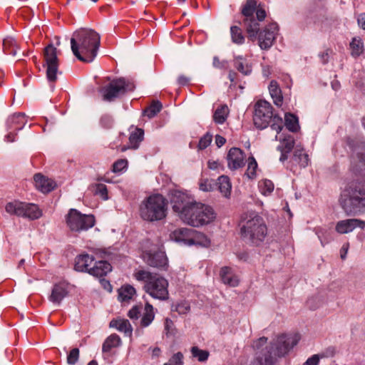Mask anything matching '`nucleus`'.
Segmentation results:
<instances>
[{
  "mask_svg": "<svg viewBox=\"0 0 365 365\" xmlns=\"http://www.w3.org/2000/svg\"><path fill=\"white\" fill-rule=\"evenodd\" d=\"M172 207L186 225L200 227L215 221L217 214L209 205L197 202L187 195L175 192L171 199Z\"/></svg>",
  "mask_w": 365,
  "mask_h": 365,
  "instance_id": "nucleus-1",
  "label": "nucleus"
},
{
  "mask_svg": "<svg viewBox=\"0 0 365 365\" xmlns=\"http://www.w3.org/2000/svg\"><path fill=\"white\" fill-rule=\"evenodd\" d=\"M100 35L92 29H81L75 31L71 39L73 55L81 61L90 63L97 55L100 46Z\"/></svg>",
  "mask_w": 365,
  "mask_h": 365,
  "instance_id": "nucleus-2",
  "label": "nucleus"
},
{
  "mask_svg": "<svg viewBox=\"0 0 365 365\" xmlns=\"http://www.w3.org/2000/svg\"><path fill=\"white\" fill-rule=\"evenodd\" d=\"M133 275L137 281L144 283V291L153 299L160 301L169 299V283L165 277L144 269L135 270Z\"/></svg>",
  "mask_w": 365,
  "mask_h": 365,
  "instance_id": "nucleus-3",
  "label": "nucleus"
},
{
  "mask_svg": "<svg viewBox=\"0 0 365 365\" xmlns=\"http://www.w3.org/2000/svg\"><path fill=\"white\" fill-rule=\"evenodd\" d=\"M167 206L168 202L162 195H152L141 202L139 214L145 221L161 220L166 217Z\"/></svg>",
  "mask_w": 365,
  "mask_h": 365,
  "instance_id": "nucleus-4",
  "label": "nucleus"
},
{
  "mask_svg": "<svg viewBox=\"0 0 365 365\" xmlns=\"http://www.w3.org/2000/svg\"><path fill=\"white\" fill-rule=\"evenodd\" d=\"M243 24L250 38H256L259 29V21L266 17L265 10L257 5L256 0H247L242 8Z\"/></svg>",
  "mask_w": 365,
  "mask_h": 365,
  "instance_id": "nucleus-5",
  "label": "nucleus"
},
{
  "mask_svg": "<svg viewBox=\"0 0 365 365\" xmlns=\"http://www.w3.org/2000/svg\"><path fill=\"white\" fill-rule=\"evenodd\" d=\"M241 236L252 244L258 245L264 241L267 234V225L259 215H255L245 221L240 228Z\"/></svg>",
  "mask_w": 365,
  "mask_h": 365,
  "instance_id": "nucleus-6",
  "label": "nucleus"
},
{
  "mask_svg": "<svg viewBox=\"0 0 365 365\" xmlns=\"http://www.w3.org/2000/svg\"><path fill=\"white\" fill-rule=\"evenodd\" d=\"M134 89L135 85L133 82L124 78H118L102 87L100 92L103 101L111 102Z\"/></svg>",
  "mask_w": 365,
  "mask_h": 365,
  "instance_id": "nucleus-7",
  "label": "nucleus"
},
{
  "mask_svg": "<svg viewBox=\"0 0 365 365\" xmlns=\"http://www.w3.org/2000/svg\"><path fill=\"white\" fill-rule=\"evenodd\" d=\"M65 221L67 227L73 232L86 231L96 224L94 215L82 214L76 209L68 210Z\"/></svg>",
  "mask_w": 365,
  "mask_h": 365,
  "instance_id": "nucleus-8",
  "label": "nucleus"
},
{
  "mask_svg": "<svg viewBox=\"0 0 365 365\" xmlns=\"http://www.w3.org/2000/svg\"><path fill=\"white\" fill-rule=\"evenodd\" d=\"M253 123L260 130L266 128L271 121L273 111L269 103L264 100L257 101L254 106Z\"/></svg>",
  "mask_w": 365,
  "mask_h": 365,
  "instance_id": "nucleus-9",
  "label": "nucleus"
},
{
  "mask_svg": "<svg viewBox=\"0 0 365 365\" xmlns=\"http://www.w3.org/2000/svg\"><path fill=\"white\" fill-rule=\"evenodd\" d=\"M341 205L348 215L355 214L358 209L365 207V187L356 189L349 196H342Z\"/></svg>",
  "mask_w": 365,
  "mask_h": 365,
  "instance_id": "nucleus-10",
  "label": "nucleus"
},
{
  "mask_svg": "<svg viewBox=\"0 0 365 365\" xmlns=\"http://www.w3.org/2000/svg\"><path fill=\"white\" fill-rule=\"evenodd\" d=\"M43 58L46 66V77L50 82L54 83L57 79L59 63L57 49L53 44H49L44 48Z\"/></svg>",
  "mask_w": 365,
  "mask_h": 365,
  "instance_id": "nucleus-11",
  "label": "nucleus"
},
{
  "mask_svg": "<svg viewBox=\"0 0 365 365\" xmlns=\"http://www.w3.org/2000/svg\"><path fill=\"white\" fill-rule=\"evenodd\" d=\"M278 26L276 23H272L264 27V29L259 32L258 36L259 46L262 49L269 48L275 38L277 32Z\"/></svg>",
  "mask_w": 365,
  "mask_h": 365,
  "instance_id": "nucleus-12",
  "label": "nucleus"
},
{
  "mask_svg": "<svg viewBox=\"0 0 365 365\" xmlns=\"http://www.w3.org/2000/svg\"><path fill=\"white\" fill-rule=\"evenodd\" d=\"M143 259L148 266L152 267L164 268L168 265L165 252H145Z\"/></svg>",
  "mask_w": 365,
  "mask_h": 365,
  "instance_id": "nucleus-13",
  "label": "nucleus"
},
{
  "mask_svg": "<svg viewBox=\"0 0 365 365\" xmlns=\"http://www.w3.org/2000/svg\"><path fill=\"white\" fill-rule=\"evenodd\" d=\"M96 255L98 252L95 253ZM96 255L88 253L79 255L75 260V269L79 272H88L91 273V271L95 264Z\"/></svg>",
  "mask_w": 365,
  "mask_h": 365,
  "instance_id": "nucleus-14",
  "label": "nucleus"
},
{
  "mask_svg": "<svg viewBox=\"0 0 365 365\" xmlns=\"http://www.w3.org/2000/svg\"><path fill=\"white\" fill-rule=\"evenodd\" d=\"M244 152L238 148H232L227 154V165L231 170H237L245 165Z\"/></svg>",
  "mask_w": 365,
  "mask_h": 365,
  "instance_id": "nucleus-15",
  "label": "nucleus"
},
{
  "mask_svg": "<svg viewBox=\"0 0 365 365\" xmlns=\"http://www.w3.org/2000/svg\"><path fill=\"white\" fill-rule=\"evenodd\" d=\"M299 340L297 334L293 335H281L277 338V354L279 356L287 353L294 346H295Z\"/></svg>",
  "mask_w": 365,
  "mask_h": 365,
  "instance_id": "nucleus-16",
  "label": "nucleus"
},
{
  "mask_svg": "<svg viewBox=\"0 0 365 365\" xmlns=\"http://www.w3.org/2000/svg\"><path fill=\"white\" fill-rule=\"evenodd\" d=\"M356 227L364 229L365 222L359 219L344 220L336 223L335 229L339 234H346L353 231Z\"/></svg>",
  "mask_w": 365,
  "mask_h": 365,
  "instance_id": "nucleus-17",
  "label": "nucleus"
},
{
  "mask_svg": "<svg viewBox=\"0 0 365 365\" xmlns=\"http://www.w3.org/2000/svg\"><path fill=\"white\" fill-rule=\"evenodd\" d=\"M35 187L37 190L43 193L52 191L56 187V182L43 176L40 173H37L34 176Z\"/></svg>",
  "mask_w": 365,
  "mask_h": 365,
  "instance_id": "nucleus-18",
  "label": "nucleus"
},
{
  "mask_svg": "<svg viewBox=\"0 0 365 365\" xmlns=\"http://www.w3.org/2000/svg\"><path fill=\"white\" fill-rule=\"evenodd\" d=\"M112 271V266L106 260L100 259L98 256L96 255L95 264H93V269L91 274L96 277H103Z\"/></svg>",
  "mask_w": 365,
  "mask_h": 365,
  "instance_id": "nucleus-19",
  "label": "nucleus"
},
{
  "mask_svg": "<svg viewBox=\"0 0 365 365\" xmlns=\"http://www.w3.org/2000/svg\"><path fill=\"white\" fill-rule=\"evenodd\" d=\"M193 232L194 230L181 227L172 232L170 233V237L176 242L188 245Z\"/></svg>",
  "mask_w": 365,
  "mask_h": 365,
  "instance_id": "nucleus-20",
  "label": "nucleus"
},
{
  "mask_svg": "<svg viewBox=\"0 0 365 365\" xmlns=\"http://www.w3.org/2000/svg\"><path fill=\"white\" fill-rule=\"evenodd\" d=\"M144 132L140 128H136L129 137V145L128 146L123 145L118 148L120 152H125L128 149H136L139 146V143L143 140Z\"/></svg>",
  "mask_w": 365,
  "mask_h": 365,
  "instance_id": "nucleus-21",
  "label": "nucleus"
},
{
  "mask_svg": "<svg viewBox=\"0 0 365 365\" xmlns=\"http://www.w3.org/2000/svg\"><path fill=\"white\" fill-rule=\"evenodd\" d=\"M26 123V119L24 114L15 113L7 119L6 125L9 130L18 131L24 128Z\"/></svg>",
  "mask_w": 365,
  "mask_h": 365,
  "instance_id": "nucleus-22",
  "label": "nucleus"
},
{
  "mask_svg": "<svg viewBox=\"0 0 365 365\" xmlns=\"http://www.w3.org/2000/svg\"><path fill=\"white\" fill-rule=\"evenodd\" d=\"M195 245L202 248H209L211 241L204 233L194 230L188 246Z\"/></svg>",
  "mask_w": 365,
  "mask_h": 365,
  "instance_id": "nucleus-23",
  "label": "nucleus"
},
{
  "mask_svg": "<svg viewBox=\"0 0 365 365\" xmlns=\"http://www.w3.org/2000/svg\"><path fill=\"white\" fill-rule=\"evenodd\" d=\"M41 215L42 212L37 205L24 202L22 215H21V217L36 220L39 218Z\"/></svg>",
  "mask_w": 365,
  "mask_h": 365,
  "instance_id": "nucleus-24",
  "label": "nucleus"
},
{
  "mask_svg": "<svg viewBox=\"0 0 365 365\" xmlns=\"http://www.w3.org/2000/svg\"><path fill=\"white\" fill-rule=\"evenodd\" d=\"M235 68L245 76L249 75L252 72V65L250 60L243 56H237L234 61Z\"/></svg>",
  "mask_w": 365,
  "mask_h": 365,
  "instance_id": "nucleus-25",
  "label": "nucleus"
},
{
  "mask_svg": "<svg viewBox=\"0 0 365 365\" xmlns=\"http://www.w3.org/2000/svg\"><path fill=\"white\" fill-rule=\"evenodd\" d=\"M68 294V284H56L52 290L50 299L53 302L59 303Z\"/></svg>",
  "mask_w": 365,
  "mask_h": 365,
  "instance_id": "nucleus-26",
  "label": "nucleus"
},
{
  "mask_svg": "<svg viewBox=\"0 0 365 365\" xmlns=\"http://www.w3.org/2000/svg\"><path fill=\"white\" fill-rule=\"evenodd\" d=\"M269 91L274 103L277 106L281 107L283 104V96L277 81H272L270 82L269 86Z\"/></svg>",
  "mask_w": 365,
  "mask_h": 365,
  "instance_id": "nucleus-27",
  "label": "nucleus"
},
{
  "mask_svg": "<svg viewBox=\"0 0 365 365\" xmlns=\"http://www.w3.org/2000/svg\"><path fill=\"white\" fill-rule=\"evenodd\" d=\"M110 327L117 329L120 332L130 334L132 332L131 325L128 319L117 318L110 321Z\"/></svg>",
  "mask_w": 365,
  "mask_h": 365,
  "instance_id": "nucleus-28",
  "label": "nucleus"
},
{
  "mask_svg": "<svg viewBox=\"0 0 365 365\" xmlns=\"http://www.w3.org/2000/svg\"><path fill=\"white\" fill-rule=\"evenodd\" d=\"M136 294V290L130 284L123 285L118 289V299L121 302H128Z\"/></svg>",
  "mask_w": 365,
  "mask_h": 365,
  "instance_id": "nucleus-29",
  "label": "nucleus"
},
{
  "mask_svg": "<svg viewBox=\"0 0 365 365\" xmlns=\"http://www.w3.org/2000/svg\"><path fill=\"white\" fill-rule=\"evenodd\" d=\"M218 189L225 197H229L231 194L232 185L230 178L226 175H221L217 179Z\"/></svg>",
  "mask_w": 365,
  "mask_h": 365,
  "instance_id": "nucleus-30",
  "label": "nucleus"
},
{
  "mask_svg": "<svg viewBox=\"0 0 365 365\" xmlns=\"http://www.w3.org/2000/svg\"><path fill=\"white\" fill-rule=\"evenodd\" d=\"M220 276L225 284L232 287H235L238 284V279L235 275L232 274L230 267H222L220 271Z\"/></svg>",
  "mask_w": 365,
  "mask_h": 365,
  "instance_id": "nucleus-31",
  "label": "nucleus"
},
{
  "mask_svg": "<svg viewBox=\"0 0 365 365\" xmlns=\"http://www.w3.org/2000/svg\"><path fill=\"white\" fill-rule=\"evenodd\" d=\"M230 110L227 105L220 106L213 114V120L217 124H222L227 120Z\"/></svg>",
  "mask_w": 365,
  "mask_h": 365,
  "instance_id": "nucleus-32",
  "label": "nucleus"
},
{
  "mask_svg": "<svg viewBox=\"0 0 365 365\" xmlns=\"http://www.w3.org/2000/svg\"><path fill=\"white\" fill-rule=\"evenodd\" d=\"M351 54L354 57L359 56L364 50V42L360 37H354L349 43Z\"/></svg>",
  "mask_w": 365,
  "mask_h": 365,
  "instance_id": "nucleus-33",
  "label": "nucleus"
},
{
  "mask_svg": "<svg viewBox=\"0 0 365 365\" xmlns=\"http://www.w3.org/2000/svg\"><path fill=\"white\" fill-rule=\"evenodd\" d=\"M24 202L14 200L6 203L5 210L7 213L21 217L22 215V210L24 208Z\"/></svg>",
  "mask_w": 365,
  "mask_h": 365,
  "instance_id": "nucleus-34",
  "label": "nucleus"
},
{
  "mask_svg": "<svg viewBox=\"0 0 365 365\" xmlns=\"http://www.w3.org/2000/svg\"><path fill=\"white\" fill-rule=\"evenodd\" d=\"M284 125L286 128L291 132L295 133L299 130L298 118L292 113H285Z\"/></svg>",
  "mask_w": 365,
  "mask_h": 365,
  "instance_id": "nucleus-35",
  "label": "nucleus"
},
{
  "mask_svg": "<svg viewBox=\"0 0 365 365\" xmlns=\"http://www.w3.org/2000/svg\"><path fill=\"white\" fill-rule=\"evenodd\" d=\"M121 344L120 338L116 334H111L103 344V351L110 352L113 349L118 347Z\"/></svg>",
  "mask_w": 365,
  "mask_h": 365,
  "instance_id": "nucleus-36",
  "label": "nucleus"
},
{
  "mask_svg": "<svg viewBox=\"0 0 365 365\" xmlns=\"http://www.w3.org/2000/svg\"><path fill=\"white\" fill-rule=\"evenodd\" d=\"M155 318V313L153 307L147 302L145 305L144 314L141 319V325L143 327H148L153 321Z\"/></svg>",
  "mask_w": 365,
  "mask_h": 365,
  "instance_id": "nucleus-37",
  "label": "nucleus"
},
{
  "mask_svg": "<svg viewBox=\"0 0 365 365\" xmlns=\"http://www.w3.org/2000/svg\"><path fill=\"white\" fill-rule=\"evenodd\" d=\"M3 48L6 53L15 56L19 47L14 38L8 37L3 41Z\"/></svg>",
  "mask_w": 365,
  "mask_h": 365,
  "instance_id": "nucleus-38",
  "label": "nucleus"
},
{
  "mask_svg": "<svg viewBox=\"0 0 365 365\" xmlns=\"http://www.w3.org/2000/svg\"><path fill=\"white\" fill-rule=\"evenodd\" d=\"M309 155L302 149H296L294 153V161L300 167H306L309 164Z\"/></svg>",
  "mask_w": 365,
  "mask_h": 365,
  "instance_id": "nucleus-39",
  "label": "nucleus"
},
{
  "mask_svg": "<svg viewBox=\"0 0 365 365\" xmlns=\"http://www.w3.org/2000/svg\"><path fill=\"white\" fill-rule=\"evenodd\" d=\"M163 106L158 101H153L151 104L144 110V115L148 118L155 116L162 109Z\"/></svg>",
  "mask_w": 365,
  "mask_h": 365,
  "instance_id": "nucleus-40",
  "label": "nucleus"
},
{
  "mask_svg": "<svg viewBox=\"0 0 365 365\" xmlns=\"http://www.w3.org/2000/svg\"><path fill=\"white\" fill-rule=\"evenodd\" d=\"M230 34L233 43L236 44H242L245 42V36H243L242 29L240 27L237 26H231Z\"/></svg>",
  "mask_w": 365,
  "mask_h": 365,
  "instance_id": "nucleus-41",
  "label": "nucleus"
},
{
  "mask_svg": "<svg viewBox=\"0 0 365 365\" xmlns=\"http://www.w3.org/2000/svg\"><path fill=\"white\" fill-rule=\"evenodd\" d=\"M260 192L263 195H269L274 190V183L267 179L262 180L258 183Z\"/></svg>",
  "mask_w": 365,
  "mask_h": 365,
  "instance_id": "nucleus-42",
  "label": "nucleus"
},
{
  "mask_svg": "<svg viewBox=\"0 0 365 365\" xmlns=\"http://www.w3.org/2000/svg\"><path fill=\"white\" fill-rule=\"evenodd\" d=\"M270 127L272 130H275L277 134L279 133L283 128V120L278 115H273L269 123Z\"/></svg>",
  "mask_w": 365,
  "mask_h": 365,
  "instance_id": "nucleus-43",
  "label": "nucleus"
},
{
  "mask_svg": "<svg viewBox=\"0 0 365 365\" xmlns=\"http://www.w3.org/2000/svg\"><path fill=\"white\" fill-rule=\"evenodd\" d=\"M257 168V163L253 157L248 158V165L246 175L250 179H253L256 176V171Z\"/></svg>",
  "mask_w": 365,
  "mask_h": 365,
  "instance_id": "nucleus-44",
  "label": "nucleus"
},
{
  "mask_svg": "<svg viewBox=\"0 0 365 365\" xmlns=\"http://www.w3.org/2000/svg\"><path fill=\"white\" fill-rule=\"evenodd\" d=\"M192 354L194 357L197 358L200 361H205L209 356V352L200 349L197 346H193L191 349Z\"/></svg>",
  "mask_w": 365,
  "mask_h": 365,
  "instance_id": "nucleus-45",
  "label": "nucleus"
},
{
  "mask_svg": "<svg viewBox=\"0 0 365 365\" xmlns=\"http://www.w3.org/2000/svg\"><path fill=\"white\" fill-rule=\"evenodd\" d=\"M128 165V162L126 159H119L113 164L112 171L115 173H120L127 169Z\"/></svg>",
  "mask_w": 365,
  "mask_h": 365,
  "instance_id": "nucleus-46",
  "label": "nucleus"
},
{
  "mask_svg": "<svg viewBox=\"0 0 365 365\" xmlns=\"http://www.w3.org/2000/svg\"><path fill=\"white\" fill-rule=\"evenodd\" d=\"M294 145V141L292 138H285L279 146V149L282 152L289 153Z\"/></svg>",
  "mask_w": 365,
  "mask_h": 365,
  "instance_id": "nucleus-47",
  "label": "nucleus"
},
{
  "mask_svg": "<svg viewBox=\"0 0 365 365\" xmlns=\"http://www.w3.org/2000/svg\"><path fill=\"white\" fill-rule=\"evenodd\" d=\"M94 193L95 195H100L104 200L108 199V190L106 186L103 184H96L95 185Z\"/></svg>",
  "mask_w": 365,
  "mask_h": 365,
  "instance_id": "nucleus-48",
  "label": "nucleus"
},
{
  "mask_svg": "<svg viewBox=\"0 0 365 365\" xmlns=\"http://www.w3.org/2000/svg\"><path fill=\"white\" fill-rule=\"evenodd\" d=\"M212 140V135L208 133L204 135L199 140L198 148L204 150L207 148Z\"/></svg>",
  "mask_w": 365,
  "mask_h": 365,
  "instance_id": "nucleus-49",
  "label": "nucleus"
},
{
  "mask_svg": "<svg viewBox=\"0 0 365 365\" xmlns=\"http://www.w3.org/2000/svg\"><path fill=\"white\" fill-rule=\"evenodd\" d=\"M199 187L204 192H210L213 187L212 180L202 178L199 181Z\"/></svg>",
  "mask_w": 365,
  "mask_h": 365,
  "instance_id": "nucleus-50",
  "label": "nucleus"
},
{
  "mask_svg": "<svg viewBox=\"0 0 365 365\" xmlns=\"http://www.w3.org/2000/svg\"><path fill=\"white\" fill-rule=\"evenodd\" d=\"M182 354L180 352L174 354L164 365H182Z\"/></svg>",
  "mask_w": 365,
  "mask_h": 365,
  "instance_id": "nucleus-51",
  "label": "nucleus"
},
{
  "mask_svg": "<svg viewBox=\"0 0 365 365\" xmlns=\"http://www.w3.org/2000/svg\"><path fill=\"white\" fill-rule=\"evenodd\" d=\"M78 356H79V350L78 349H73L70 351V353L67 357L68 363L70 364H74L78 361Z\"/></svg>",
  "mask_w": 365,
  "mask_h": 365,
  "instance_id": "nucleus-52",
  "label": "nucleus"
},
{
  "mask_svg": "<svg viewBox=\"0 0 365 365\" xmlns=\"http://www.w3.org/2000/svg\"><path fill=\"white\" fill-rule=\"evenodd\" d=\"M190 310V305L187 302H181L175 306V311L180 314H186Z\"/></svg>",
  "mask_w": 365,
  "mask_h": 365,
  "instance_id": "nucleus-53",
  "label": "nucleus"
},
{
  "mask_svg": "<svg viewBox=\"0 0 365 365\" xmlns=\"http://www.w3.org/2000/svg\"><path fill=\"white\" fill-rule=\"evenodd\" d=\"M319 361L318 355H314L309 358L304 365H317Z\"/></svg>",
  "mask_w": 365,
  "mask_h": 365,
  "instance_id": "nucleus-54",
  "label": "nucleus"
},
{
  "mask_svg": "<svg viewBox=\"0 0 365 365\" xmlns=\"http://www.w3.org/2000/svg\"><path fill=\"white\" fill-rule=\"evenodd\" d=\"M139 313V308L137 307H134L129 311L128 315L130 319H137L138 317Z\"/></svg>",
  "mask_w": 365,
  "mask_h": 365,
  "instance_id": "nucleus-55",
  "label": "nucleus"
},
{
  "mask_svg": "<svg viewBox=\"0 0 365 365\" xmlns=\"http://www.w3.org/2000/svg\"><path fill=\"white\" fill-rule=\"evenodd\" d=\"M165 327L167 331V333H172L174 327V324L173 321L170 319H165Z\"/></svg>",
  "mask_w": 365,
  "mask_h": 365,
  "instance_id": "nucleus-56",
  "label": "nucleus"
},
{
  "mask_svg": "<svg viewBox=\"0 0 365 365\" xmlns=\"http://www.w3.org/2000/svg\"><path fill=\"white\" fill-rule=\"evenodd\" d=\"M101 123L104 127L109 128L111 126L112 120L108 116H103L101 119Z\"/></svg>",
  "mask_w": 365,
  "mask_h": 365,
  "instance_id": "nucleus-57",
  "label": "nucleus"
},
{
  "mask_svg": "<svg viewBox=\"0 0 365 365\" xmlns=\"http://www.w3.org/2000/svg\"><path fill=\"white\" fill-rule=\"evenodd\" d=\"M332 53V51L329 48L324 51L321 55L322 60L324 63H326L328 61L330 54Z\"/></svg>",
  "mask_w": 365,
  "mask_h": 365,
  "instance_id": "nucleus-58",
  "label": "nucleus"
},
{
  "mask_svg": "<svg viewBox=\"0 0 365 365\" xmlns=\"http://www.w3.org/2000/svg\"><path fill=\"white\" fill-rule=\"evenodd\" d=\"M359 26L364 30H365V13H362L359 15L357 19Z\"/></svg>",
  "mask_w": 365,
  "mask_h": 365,
  "instance_id": "nucleus-59",
  "label": "nucleus"
},
{
  "mask_svg": "<svg viewBox=\"0 0 365 365\" xmlns=\"http://www.w3.org/2000/svg\"><path fill=\"white\" fill-rule=\"evenodd\" d=\"M190 82V79L185 76H180L178 78V83L180 86L187 85Z\"/></svg>",
  "mask_w": 365,
  "mask_h": 365,
  "instance_id": "nucleus-60",
  "label": "nucleus"
},
{
  "mask_svg": "<svg viewBox=\"0 0 365 365\" xmlns=\"http://www.w3.org/2000/svg\"><path fill=\"white\" fill-rule=\"evenodd\" d=\"M225 142L226 140L224 137L219 135L215 136V143L217 145V147L220 148L225 143Z\"/></svg>",
  "mask_w": 365,
  "mask_h": 365,
  "instance_id": "nucleus-61",
  "label": "nucleus"
},
{
  "mask_svg": "<svg viewBox=\"0 0 365 365\" xmlns=\"http://www.w3.org/2000/svg\"><path fill=\"white\" fill-rule=\"evenodd\" d=\"M16 131L10 130V132L6 135V140L7 142H14L16 135Z\"/></svg>",
  "mask_w": 365,
  "mask_h": 365,
  "instance_id": "nucleus-62",
  "label": "nucleus"
},
{
  "mask_svg": "<svg viewBox=\"0 0 365 365\" xmlns=\"http://www.w3.org/2000/svg\"><path fill=\"white\" fill-rule=\"evenodd\" d=\"M267 338L262 337V338L259 339L258 341L255 343L254 346L256 347L257 349H259V346L261 344H264L267 343Z\"/></svg>",
  "mask_w": 365,
  "mask_h": 365,
  "instance_id": "nucleus-63",
  "label": "nucleus"
},
{
  "mask_svg": "<svg viewBox=\"0 0 365 365\" xmlns=\"http://www.w3.org/2000/svg\"><path fill=\"white\" fill-rule=\"evenodd\" d=\"M229 79L230 80V81L232 83H235V79H236V77H237V73L233 72V71H230L229 73Z\"/></svg>",
  "mask_w": 365,
  "mask_h": 365,
  "instance_id": "nucleus-64",
  "label": "nucleus"
}]
</instances>
